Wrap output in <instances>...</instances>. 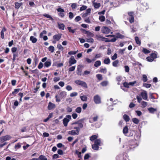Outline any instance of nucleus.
Segmentation results:
<instances>
[{
	"instance_id": "obj_1",
	"label": "nucleus",
	"mask_w": 160,
	"mask_h": 160,
	"mask_svg": "<svg viewBox=\"0 0 160 160\" xmlns=\"http://www.w3.org/2000/svg\"><path fill=\"white\" fill-rule=\"evenodd\" d=\"M83 120L81 119L77 122H74L72 124V125L77 124L78 126H75L73 128V129L75 130H72L68 132V134L72 135L75 136L78 135L79 133L80 128L83 127L82 123Z\"/></svg>"
},
{
	"instance_id": "obj_2",
	"label": "nucleus",
	"mask_w": 160,
	"mask_h": 160,
	"mask_svg": "<svg viewBox=\"0 0 160 160\" xmlns=\"http://www.w3.org/2000/svg\"><path fill=\"white\" fill-rule=\"evenodd\" d=\"M140 136L139 133L136 134L134 138L135 140H132L130 141L129 142V148L130 149H132L133 148H135V146L138 145V140L139 139Z\"/></svg>"
},
{
	"instance_id": "obj_3",
	"label": "nucleus",
	"mask_w": 160,
	"mask_h": 160,
	"mask_svg": "<svg viewBox=\"0 0 160 160\" xmlns=\"http://www.w3.org/2000/svg\"><path fill=\"white\" fill-rule=\"evenodd\" d=\"M157 53L156 52L152 53L150 56L146 58L147 60L149 62H152L157 58Z\"/></svg>"
},
{
	"instance_id": "obj_4",
	"label": "nucleus",
	"mask_w": 160,
	"mask_h": 160,
	"mask_svg": "<svg viewBox=\"0 0 160 160\" xmlns=\"http://www.w3.org/2000/svg\"><path fill=\"white\" fill-rule=\"evenodd\" d=\"M71 117L70 115H68L66 116L63 120V123L65 127H67L68 126V123L69 122L70 120L71 119Z\"/></svg>"
},
{
	"instance_id": "obj_5",
	"label": "nucleus",
	"mask_w": 160,
	"mask_h": 160,
	"mask_svg": "<svg viewBox=\"0 0 160 160\" xmlns=\"http://www.w3.org/2000/svg\"><path fill=\"white\" fill-rule=\"evenodd\" d=\"M75 83L77 85H80L86 88H87V84L86 83L83 81L80 80H76L75 81Z\"/></svg>"
},
{
	"instance_id": "obj_6",
	"label": "nucleus",
	"mask_w": 160,
	"mask_h": 160,
	"mask_svg": "<svg viewBox=\"0 0 160 160\" xmlns=\"http://www.w3.org/2000/svg\"><path fill=\"white\" fill-rule=\"evenodd\" d=\"M11 137L9 135H6L0 137V142H3L5 141L10 140L11 138Z\"/></svg>"
},
{
	"instance_id": "obj_7",
	"label": "nucleus",
	"mask_w": 160,
	"mask_h": 160,
	"mask_svg": "<svg viewBox=\"0 0 160 160\" xmlns=\"http://www.w3.org/2000/svg\"><path fill=\"white\" fill-rule=\"evenodd\" d=\"M141 95L143 99L144 100H148V93L146 91L143 90L141 93Z\"/></svg>"
},
{
	"instance_id": "obj_8",
	"label": "nucleus",
	"mask_w": 160,
	"mask_h": 160,
	"mask_svg": "<svg viewBox=\"0 0 160 160\" xmlns=\"http://www.w3.org/2000/svg\"><path fill=\"white\" fill-rule=\"evenodd\" d=\"M110 29L107 27H103L102 28L101 31L103 33L108 34L110 32Z\"/></svg>"
},
{
	"instance_id": "obj_9",
	"label": "nucleus",
	"mask_w": 160,
	"mask_h": 160,
	"mask_svg": "<svg viewBox=\"0 0 160 160\" xmlns=\"http://www.w3.org/2000/svg\"><path fill=\"white\" fill-rule=\"evenodd\" d=\"M93 100L95 103L96 104H99L101 102L100 98V96L98 95L94 96Z\"/></svg>"
},
{
	"instance_id": "obj_10",
	"label": "nucleus",
	"mask_w": 160,
	"mask_h": 160,
	"mask_svg": "<svg viewBox=\"0 0 160 160\" xmlns=\"http://www.w3.org/2000/svg\"><path fill=\"white\" fill-rule=\"evenodd\" d=\"M77 61L75 59L73 56H71L69 59V66H71L72 65L76 63Z\"/></svg>"
},
{
	"instance_id": "obj_11",
	"label": "nucleus",
	"mask_w": 160,
	"mask_h": 160,
	"mask_svg": "<svg viewBox=\"0 0 160 160\" xmlns=\"http://www.w3.org/2000/svg\"><path fill=\"white\" fill-rule=\"evenodd\" d=\"M128 14L129 16L128 20L130 23H132L134 21V18L133 17V13L132 12H128Z\"/></svg>"
},
{
	"instance_id": "obj_12",
	"label": "nucleus",
	"mask_w": 160,
	"mask_h": 160,
	"mask_svg": "<svg viewBox=\"0 0 160 160\" xmlns=\"http://www.w3.org/2000/svg\"><path fill=\"white\" fill-rule=\"evenodd\" d=\"M62 34L60 33H58L54 35L53 37V38L54 40L56 41H58L61 38Z\"/></svg>"
},
{
	"instance_id": "obj_13",
	"label": "nucleus",
	"mask_w": 160,
	"mask_h": 160,
	"mask_svg": "<svg viewBox=\"0 0 160 160\" xmlns=\"http://www.w3.org/2000/svg\"><path fill=\"white\" fill-rule=\"evenodd\" d=\"M98 118V117L97 115H95L94 116L92 117L89 118V122L90 123H92L93 122H96L97 121Z\"/></svg>"
},
{
	"instance_id": "obj_14",
	"label": "nucleus",
	"mask_w": 160,
	"mask_h": 160,
	"mask_svg": "<svg viewBox=\"0 0 160 160\" xmlns=\"http://www.w3.org/2000/svg\"><path fill=\"white\" fill-rule=\"evenodd\" d=\"M91 9L88 8L86 10L85 12L82 14V17L83 18L86 17L89 15L91 13Z\"/></svg>"
},
{
	"instance_id": "obj_15",
	"label": "nucleus",
	"mask_w": 160,
	"mask_h": 160,
	"mask_svg": "<svg viewBox=\"0 0 160 160\" xmlns=\"http://www.w3.org/2000/svg\"><path fill=\"white\" fill-rule=\"evenodd\" d=\"M55 108V105L54 104L52 103L51 102H49L48 103V110H51Z\"/></svg>"
},
{
	"instance_id": "obj_16",
	"label": "nucleus",
	"mask_w": 160,
	"mask_h": 160,
	"mask_svg": "<svg viewBox=\"0 0 160 160\" xmlns=\"http://www.w3.org/2000/svg\"><path fill=\"white\" fill-rule=\"evenodd\" d=\"M95 0H94L92 2V5L95 9H98L100 7V4L99 3H97L95 2Z\"/></svg>"
},
{
	"instance_id": "obj_17",
	"label": "nucleus",
	"mask_w": 160,
	"mask_h": 160,
	"mask_svg": "<svg viewBox=\"0 0 160 160\" xmlns=\"http://www.w3.org/2000/svg\"><path fill=\"white\" fill-rule=\"evenodd\" d=\"M82 66L78 65V66L77 70V74L79 75H81V72L82 71Z\"/></svg>"
},
{
	"instance_id": "obj_18",
	"label": "nucleus",
	"mask_w": 160,
	"mask_h": 160,
	"mask_svg": "<svg viewBox=\"0 0 160 160\" xmlns=\"http://www.w3.org/2000/svg\"><path fill=\"white\" fill-rule=\"evenodd\" d=\"M96 38L98 40L104 41L106 39V38L99 34L96 35Z\"/></svg>"
},
{
	"instance_id": "obj_19",
	"label": "nucleus",
	"mask_w": 160,
	"mask_h": 160,
	"mask_svg": "<svg viewBox=\"0 0 160 160\" xmlns=\"http://www.w3.org/2000/svg\"><path fill=\"white\" fill-rule=\"evenodd\" d=\"M6 30V29L5 28H3L2 30L1 31L0 34L1 35V38L2 39H3L4 38V32Z\"/></svg>"
},
{
	"instance_id": "obj_20",
	"label": "nucleus",
	"mask_w": 160,
	"mask_h": 160,
	"mask_svg": "<svg viewBox=\"0 0 160 160\" xmlns=\"http://www.w3.org/2000/svg\"><path fill=\"white\" fill-rule=\"evenodd\" d=\"M30 40L31 41L32 43H36L37 41V39L33 36H31L30 38Z\"/></svg>"
},
{
	"instance_id": "obj_21",
	"label": "nucleus",
	"mask_w": 160,
	"mask_h": 160,
	"mask_svg": "<svg viewBox=\"0 0 160 160\" xmlns=\"http://www.w3.org/2000/svg\"><path fill=\"white\" fill-rule=\"evenodd\" d=\"M67 95V92L64 91H63L60 92L59 95L60 97L62 98H65Z\"/></svg>"
},
{
	"instance_id": "obj_22",
	"label": "nucleus",
	"mask_w": 160,
	"mask_h": 160,
	"mask_svg": "<svg viewBox=\"0 0 160 160\" xmlns=\"http://www.w3.org/2000/svg\"><path fill=\"white\" fill-rule=\"evenodd\" d=\"M22 4V2H16L15 3V8L16 9H18Z\"/></svg>"
},
{
	"instance_id": "obj_23",
	"label": "nucleus",
	"mask_w": 160,
	"mask_h": 160,
	"mask_svg": "<svg viewBox=\"0 0 160 160\" xmlns=\"http://www.w3.org/2000/svg\"><path fill=\"white\" fill-rule=\"evenodd\" d=\"M128 132V128L127 126L125 127L123 130V132L126 136H127V134Z\"/></svg>"
},
{
	"instance_id": "obj_24",
	"label": "nucleus",
	"mask_w": 160,
	"mask_h": 160,
	"mask_svg": "<svg viewBox=\"0 0 160 160\" xmlns=\"http://www.w3.org/2000/svg\"><path fill=\"white\" fill-rule=\"evenodd\" d=\"M101 65V62L100 60L96 61L94 64V66L96 68H98Z\"/></svg>"
},
{
	"instance_id": "obj_25",
	"label": "nucleus",
	"mask_w": 160,
	"mask_h": 160,
	"mask_svg": "<svg viewBox=\"0 0 160 160\" xmlns=\"http://www.w3.org/2000/svg\"><path fill=\"white\" fill-rule=\"evenodd\" d=\"M111 61L109 58H106L103 61V63L106 64H108L110 63Z\"/></svg>"
},
{
	"instance_id": "obj_26",
	"label": "nucleus",
	"mask_w": 160,
	"mask_h": 160,
	"mask_svg": "<svg viewBox=\"0 0 160 160\" xmlns=\"http://www.w3.org/2000/svg\"><path fill=\"white\" fill-rule=\"evenodd\" d=\"M98 134L93 135L90 137V140L91 141H93L94 140H95L96 139H97V138H98Z\"/></svg>"
},
{
	"instance_id": "obj_27",
	"label": "nucleus",
	"mask_w": 160,
	"mask_h": 160,
	"mask_svg": "<svg viewBox=\"0 0 160 160\" xmlns=\"http://www.w3.org/2000/svg\"><path fill=\"white\" fill-rule=\"evenodd\" d=\"M132 122L135 124H138L140 122L139 119L136 118H133L132 119Z\"/></svg>"
},
{
	"instance_id": "obj_28",
	"label": "nucleus",
	"mask_w": 160,
	"mask_h": 160,
	"mask_svg": "<svg viewBox=\"0 0 160 160\" xmlns=\"http://www.w3.org/2000/svg\"><path fill=\"white\" fill-rule=\"evenodd\" d=\"M51 62L50 61H48L44 63V65L45 67L48 68L51 66Z\"/></svg>"
},
{
	"instance_id": "obj_29",
	"label": "nucleus",
	"mask_w": 160,
	"mask_h": 160,
	"mask_svg": "<svg viewBox=\"0 0 160 160\" xmlns=\"http://www.w3.org/2000/svg\"><path fill=\"white\" fill-rule=\"evenodd\" d=\"M58 26L59 28L61 30H64L65 28V25L64 24L61 23H58Z\"/></svg>"
},
{
	"instance_id": "obj_30",
	"label": "nucleus",
	"mask_w": 160,
	"mask_h": 160,
	"mask_svg": "<svg viewBox=\"0 0 160 160\" xmlns=\"http://www.w3.org/2000/svg\"><path fill=\"white\" fill-rule=\"evenodd\" d=\"M149 112L151 113H153L154 112L157 111V109L153 108H150L148 109Z\"/></svg>"
},
{
	"instance_id": "obj_31",
	"label": "nucleus",
	"mask_w": 160,
	"mask_h": 160,
	"mask_svg": "<svg viewBox=\"0 0 160 160\" xmlns=\"http://www.w3.org/2000/svg\"><path fill=\"white\" fill-rule=\"evenodd\" d=\"M123 118L125 121L126 122H128L130 120L129 117L126 114H124L123 115Z\"/></svg>"
},
{
	"instance_id": "obj_32",
	"label": "nucleus",
	"mask_w": 160,
	"mask_h": 160,
	"mask_svg": "<svg viewBox=\"0 0 160 160\" xmlns=\"http://www.w3.org/2000/svg\"><path fill=\"white\" fill-rule=\"evenodd\" d=\"M75 154L78 156V157L80 158H81L82 156L81 155V152H79L78 150H76L75 151Z\"/></svg>"
},
{
	"instance_id": "obj_33",
	"label": "nucleus",
	"mask_w": 160,
	"mask_h": 160,
	"mask_svg": "<svg viewBox=\"0 0 160 160\" xmlns=\"http://www.w3.org/2000/svg\"><path fill=\"white\" fill-rule=\"evenodd\" d=\"M119 63V61L118 60H115L112 63V65L114 67H117L118 66V65Z\"/></svg>"
},
{
	"instance_id": "obj_34",
	"label": "nucleus",
	"mask_w": 160,
	"mask_h": 160,
	"mask_svg": "<svg viewBox=\"0 0 160 160\" xmlns=\"http://www.w3.org/2000/svg\"><path fill=\"white\" fill-rule=\"evenodd\" d=\"M92 148L94 150H98L99 148V146L95 144H93L92 145Z\"/></svg>"
},
{
	"instance_id": "obj_35",
	"label": "nucleus",
	"mask_w": 160,
	"mask_h": 160,
	"mask_svg": "<svg viewBox=\"0 0 160 160\" xmlns=\"http://www.w3.org/2000/svg\"><path fill=\"white\" fill-rule=\"evenodd\" d=\"M48 50L51 52H53L55 50L54 48L52 46H50L48 48Z\"/></svg>"
},
{
	"instance_id": "obj_36",
	"label": "nucleus",
	"mask_w": 160,
	"mask_h": 160,
	"mask_svg": "<svg viewBox=\"0 0 160 160\" xmlns=\"http://www.w3.org/2000/svg\"><path fill=\"white\" fill-rule=\"evenodd\" d=\"M101 140L99 139H97L95 140L94 142V144L99 146L101 144Z\"/></svg>"
},
{
	"instance_id": "obj_37",
	"label": "nucleus",
	"mask_w": 160,
	"mask_h": 160,
	"mask_svg": "<svg viewBox=\"0 0 160 160\" xmlns=\"http://www.w3.org/2000/svg\"><path fill=\"white\" fill-rule=\"evenodd\" d=\"M80 98L83 101H86L87 100V98L85 95H83L82 96H80Z\"/></svg>"
},
{
	"instance_id": "obj_38",
	"label": "nucleus",
	"mask_w": 160,
	"mask_h": 160,
	"mask_svg": "<svg viewBox=\"0 0 160 160\" xmlns=\"http://www.w3.org/2000/svg\"><path fill=\"white\" fill-rule=\"evenodd\" d=\"M135 40L137 44L140 45L141 44V42L139 40V38L138 37H135Z\"/></svg>"
},
{
	"instance_id": "obj_39",
	"label": "nucleus",
	"mask_w": 160,
	"mask_h": 160,
	"mask_svg": "<svg viewBox=\"0 0 160 160\" xmlns=\"http://www.w3.org/2000/svg\"><path fill=\"white\" fill-rule=\"evenodd\" d=\"M142 52L145 54H148L150 52V51L145 48H143L142 50Z\"/></svg>"
},
{
	"instance_id": "obj_40",
	"label": "nucleus",
	"mask_w": 160,
	"mask_h": 160,
	"mask_svg": "<svg viewBox=\"0 0 160 160\" xmlns=\"http://www.w3.org/2000/svg\"><path fill=\"white\" fill-rule=\"evenodd\" d=\"M39 159L40 160H47V159L45 156L42 155L39 156Z\"/></svg>"
},
{
	"instance_id": "obj_41",
	"label": "nucleus",
	"mask_w": 160,
	"mask_h": 160,
	"mask_svg": "<svg viewBox=\"0 0 160 160\" xmlns=\"http://www.w3.org/2000/svg\"><path fill=\"white\" fill-rule=\"evenodd\" d=\"M96 77L99 80H101L102 79V75L101 74H98L96 75Z\"/></svg>"
},
{
	"instance_id": "obj_42",
	"label": "nucleus",
	"mask_w": 160,
	"mask_h": 160,
	"mask_svg": "<svg viewBox=\"0 0 160 160\" xmlns=\"http://www.w3.org/2000/svg\"><path fill=\"white\" fill-rule=\"evenodd\" d=\"M142 80L144 82H146L147 81V77L146 75L143 74L142 75Z\"/></svg>"
},
{
	"instance_id": "obj_43",
	"label": "nucleus",
	"mask_w": 160,
	"mask_h": 160,
	"mask_svg": "<svg viewBox=\"0 0 160 160\" xmlns=\"http://www.w3.org/2000/svg\"><path fill=\"white\" fill-rule=\"evenodd\" d=\"M99 19L101 22H103L105 20V18L104 16H100L99 17Z\"/></svg>"
},
{
	"instance_id": "obj_44",
	"label": "nucleus",
	"mask_w": 160,
	"mask_h": 160,
	"mask_svg": "<svg viewBox=\"0 0 160 160\" xmlns=\"http://www.w3.org/2000/svg\"><path fill=\"white\" fill-rule=\"evenodd\" d=\"M81 111H82V108L80 107H78L75 110L76 112H77L79 113H81Z\"/></svg>"
},
{
	"instance_id": "obj_45",
	"label": "nucleus",
	"mask_w": 160,
	"mask_h": 160,
	"mask_svg": "<svg viewBox=\"0 0 160 160\" xmlns=\"http://www.w3.org/2000/svg\"><path fill=\"white\" fill-rule=\"evenodd\" d=\"M87 42L89 43H92L94 42V40L92 38H90L87 39Z\"/></svg>"
},
{
	"instance_id": "obj_46",
	"label": "nucleus",
	"mask_w": 160,
	"mask_h": 160,
	"mask_svg": "<svg viewBox=\"0 0 160 160\" xmlns=\"http://www.w3.org/2000/svg\"><path fill=\"white\" fill-rule=\"evenodd\" d=\"M67 28L68 30L72 33H74L75 32L76 29H72L71 27H68Z\"/></svg>"
},
{
	"instance_id": "obj_47",
	"label": "nucleus",
	"mask_w": 160,
	"mask_h": 160,
	"mask_svg": "<svg viewBox=\"0 0 160 160\" xmlns=\"http://www.w3.org/2000/svg\"><path fill=\"white\" fill-rule=\"evenodd\" d=\"M141 104L143 108L146 107L148 105L147 102L145 101H142L141 102Z\"/></svg>"
},
{
	"instance_id": "obj_48",
	"label": "nucleus",
	"mask_w": 160,
	"mask_h": 160,
	"mask_svg": "<svg viewBox=\"0 0 160 160\" xmlns=\"http://www.w3.org/2000/svg\"><path fill=\"white\" fill-rule=\"evenodd\" d=\"M143 86L147 88H149L151 86V85L150 84L144 83L143 84Z\"/></svg>"
},
{
	"instance_id": "obj_49",
	"label": "nucleus",
	"mask_w": 160,
	"mask_h": 160,
	"mask_svg": "<svg viewBox=\"0 0 160 160\" xmlns=\"http://www.w3.org/2000/svg\"><path fill=\"white\" fill-rule=\"evenodd\" d=\"M57 48L59 50H63L64 49L63 47L60 44L57 45Z\"/></svg>"
},
{
	"instance_id": "obj_50",
	"label": "nucleus",
	"mask_w": 160,
	"mask_h": 160,
	"mask_svg": "<svg viewBox=\"0 0 160 160\" xmlns=\"http://www.w3.org/2000/svg\"><path fill=\"white\" fill-rule=\"evenodd\" d=\"M100 72L103 73H106L107 72V70L106 68H102L100 69Z\"/></svg>"
},
{
	"instance_id": "obj_51",
	"label": "nucleus",
	"mask_w": 160,
	"mask_h": 160,
	"mask_svg": "<svg viewBox=\"0 0 160 160\" xmlns=\"http://www.w3.org/2000/svg\"><path fill=\"white\" fill-rule=\"evenodd\" d=\"M87 8V7L85 5H82L80 8V10L81 11L86 10Z\"/></svg>"
},
{
	"instance_id": "obj_52",
	"label": "nucleus",
	"mask_w": 160,
	"mask_h": 160,
	"mask_svg": "<svg viewBox=\"0 0 160 160\" xmlns=\"http://www.w3.org/2000/svg\"><path fill=\"white\" fill-rule=\"evenodd\" d=\"M20 89L19 88L15 89L14 91L12 92V93L13 94H16L18 93L20 91Z\"/></svg>"
},
{
	"instance_id": "obj_53",
	"label": "nucleus",
	"mask_w": 160,
	"mask_h": 160,
	"mask_svg": "<svg viewBox=\"0 0 160 160\" xmlns=\"http://www.w3.org/2000/svg\"><path fill=\"white\" fill-rule=\"evenodd\" d=\"M139 56L142 59H144L145 56L142 53H139L138 54Z\"/></svg>"
},
{
	"instance_id": "obj_54",
	"label": "nucleus",
	"mask_w": 160,
	"mask_h": 160,
	"mask_svg": "<svg viewBox=\"0 0 160 160\" xmlns=\"http://www.w3.org/2000/svg\"><path fill=\"white\" fill-rule=\"evenodd\" d=\"M43 15L44 17H46L47 18H49L50 19H51L52 20H53V18L51 17V16L50 15H49L48 14H43Z\"/></svg>"
},
{
	"instance_id": "obj_55",
	"label": "nucleus",
	"mask_w": 160,
	"mask_h": 160,
	"mask_svg": "<svg viewBox=\"0 0 160 160\" xmlns=\"http://www.w3.org/2000/svg\"><path fill=\"white\" fill-rule=\"evenodd\" d=\"M21 147V144L20 143H18L15 146V148L16 149H18L20 148Z\"/></svg>"
},
{
	"instance_id": "obj_56",
	"label": "nucleus",
	"mask_w": 160,
	"mask_h": 160,
	"mask_svg": "<svg viewBox=\"0 0 160 160\" xmlns=\"http://www.w3.org/2000/svg\"><path fill=\"white\" fill-rule=\"evenodd\" d=\"M78 52L76 51H70L68 52V54L69 55H75Z\"/></svg>"
},
{
	"instance_id": "obj_57",
	"label": "nucleus",
	"mask_w": 160,
	"mask_h": 160,
	"mask_svg": "<svg viewBox=\"0 0 160 160\" xmlns=\"http://www.w3.org/2000/svg\"><path fill=\"white\" fill-rule=\"evenodd\" d=\"M136 83L137 82L136 81H134L132 82H129V86H134L135 84H136Z\"/></svg>"
},
{
	"instance_id": "obj_58",
	"label": "nucleus",
	"mask_w": 160,
	"mask_h": 160,
	"mask_svg": "<svg viewBox=\"0 0 160 160\" xmlns=\"http://www.w3.org/2000/svg\"><path fill=\"white\" fill-rule=\"evenodd\" d=\"M75 66H72L69 68V71L70 72L73 71L75 70Z\"/></svg>"
},
{
	"instance_id": "obj_59",
	"label": "nucleus",
	"mask_w": 160,
	"mask_h": 160,
	"mask_svg": "<svg viewBox=\"0 0 160 160\" xmlns=\"http://www.w3.org/2000/svg\"><path fill=\"white\" fill-rule=\"evenodd\" d=\"M78 94L77 92H73L71 93L70 94V96L71 97H73L74 96H76L78 95Z\"/></svg>"
},
{
	"instance_id": "obj_60",
	"label": "nucleus",
	"mask_w": 160,
	"mask_h": 160,
	"mask_svg": "<svg viewBox=\"0 0 160 160\" xmlns=\"http://www.w3.org/2000/svg\"><path fill=\"white\" fill-rule=\"evenodd\" d=\"M117 58V54L115 53L114 55L111 58L112 60H115Z\"/></svg>"
},
{
	"instance_id": "obj_61",
	"label": "nucleus",
	"mask_w": 160,
	"mask_h": 160,
	"mask_svg": "<svg viewBox=\"0 0 160 160\" xmlns=\"http://www.w3.org/2000/svg\"><path fill=\"white\" fill-rule=\"evenodd\" d=\"M81 19V18L79 16H78L76 17L75 18V21L78 22L80 21Z\"/></svg>"
},
{
	"instance_id": "obj_62",
	"label": "nucleus",
	"mask_w": 160,
	"mask_h": 160,
	"mask_svg": "<svg viewBox=\"0 0 160 160\" xmlns=\"http://www.w3.org/2000/svg\"><path fill=\"white\" fill-rule=\"evenodd\" d=\"M77 7V4L75 3H73L71 5V7L72 9H75Z\"/></svg>"
},
{
	"instance_id": "obj_63",
	"label": "nucleus",
	"mask_w": 160,
	"mask_h": 160,
	"mask_svg": "<svg viewBox=\"0 0 160 160\" xmlns=\"http://www.w3.org/2000/svg\"><path fill=\"white\" fill-rule=\"evenodd\" d=\"M138 102L140 103L142 100V98L140 96H137L136 97Z\"/></svg>"
},
{
	"instance_id": "obj_64",
	"label": "nucleus",
	"mask_w": 160,
	"mask_h": 160,
	"mask_svg": "<svg viewBox=\"0 0 160 160\" xmlns=\"http://www.w3.org/2000/svg\"><path fill=\"white\" fill-rule=\"evenodd\" d=\"M66 89L67 90L70 91L72 89V88L70 85H68L66 87Z\"/></svg>"
}]
</instances>
